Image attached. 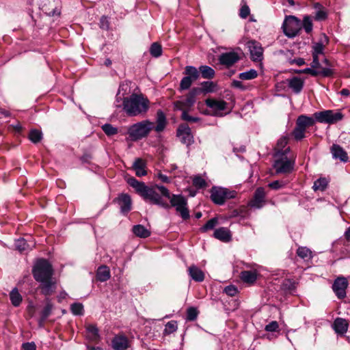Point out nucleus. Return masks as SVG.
<instances>
[{"mask_svg":"<svg viewBox=\"0 0 350 350\" xmlns=\"http://www.w3.org/2000/svg\"><path fill=\"white\" fill-rule=\"evenodd\" d=\"M127 183L145 200L163 208H167L170 207L169 204L162 198V196L167 198H170V193L165 187L156 185L154 187H149L144 183L138 181L133 177L128 178Z\"/></svg>","mask_w":350,"mask_h":350,"instance_id":"1","label":"nucleus"},{"mask_svg":"<svg viewBox=\"0 0 350 350\" xmlns=\"http://www.w3.org/2000/svg\"><path fill=\"white\" fill-rule=\"evenodd\" d=\"M328 43V38L325 33H321L318 38L312 39L311 43L312 62L311 63V67L308 68V74L323 77H329L333 74L332 69L323 68L319 63L320 60L327 63V59L325 58L324 50Z\"/></svg>","mask_w":350,"mask_h":350,"instance_id":"2","label":"nucleus"},{"mask_svg":"<svg viewBox=\"0 0 350 350\" xmlns=\"http://www.w3.org/2000/svg\"><path fill=\"white\" fill-rule=\"evenodd\" d=\"M34 279L40 283L41 292L44 295H51L55 288V281L53 278V269L46 259H38L32 269Z\"/></svg>","mask_w":350,"mask_h":350,"instance_id":"3","label":"nucleus"},{"mask_svg":"<svg viewBox=\"0 0 350 350\" xmlns=\"http://www.w3.org/2000/svg\"><path fill=\"white\" fill-rule=\"evenodd\" d=\"M123 109L129 116H143L150 107V101L142 94H132L123 100Z\"/></svg>","mask_w":350,"mask_h":350,"instance_id":"4","label":"nucleus"},{"mask_svg":"<svg viewBox=\"0 0 350 350\" xmlns=\"http://www.w3.org/2000/svg\"><path fill=\"white\" fill-rule=\"evenodd\" d=\"M153 129L154 122L146 120L129 126L128 134L132 141H138L146 137Z\"/></svg>","mask_w":350,"mask_h":350,"instance_id":"5","label":"nucleus"},{"mask_svg":"<svg viewBox=\"0 0 350 350\" xmlns=\"http://www.w3.org/2000/svg\"><path fill=\"white\" fill-rule=\"evenodd\" d=\"M302 25L304 28H306V16L303 17L302 24L293 16H286L282 24L283 31L286 36L293 38L301 30Z\"/></svg>","mask_w":350,"mask_h":350,"instance_id":"6","label":"nucleus"},{"mask_svg":"<svg viewBox=\"0 0 350 350\" xmlns=\"http://www.w3.org/2000/svg\"><path fill=\"white\" fill-rule=\"evenodd\" d=\"M211 199L217 205H223L226 200L234 198L237 192L227 188L214 186L211 189Z\"/></svg>","mask_w":350,"mask_h":350,"instance_id":"7","label":"nucleus"},{"mask_svg":"<svg viewBox=\"0 0 350 350\" xmlns=\"http://www.w3.org/2000/svg\"><path fill=\"white\" fill-rule=\"evenodd\" d=\"M273 167L276 174L289 173L293 168L294 161L293 157L288 154H275Z\"/></svg>","mask_w":350,"mask_h":350,"instance_id":"8","label":"nucleus"},{"mask_svg":"<svg viewBox=\"0 0 350 350\" xmlns=\"http://www.w3.org/2000/svg\"><path fill=\"white\" fill-rule=\"evenodd\" d=\"M170 200L171 206L175 207L176 211L180 215L183 219L189 218V211L187 208V200L182 195L173 194L169 198Z\"/></svg>","mask_w":350,"mask_h":350,"instance_id":"9","label":"nucleus"},{"mask_svg":"<svg viewBox=\"0 0 350 350\" xmlns=\"http://www.w3.org/2000/svg\"><path fill=\"white\" fill-rule=\"evenodd\" d=\"M184 77L180 83V90H188L192 83L197 80L200 76L199 72L197 68L192 66H187L185 68Z\"/></svg>","mask_w":350,"mask_h":350,"instance_id":"10","label":"nucleus"},{"mask_svg":"<svg viewBox=\"0 0 350 350\" xmlns=\"http://www.w3.org/2000/svg\"><path fill=\"white\" fill-rule=\"evenodd\" d=\"M314 117L320 122L334 123L342 120V115L338 112L334 113L332 110H326L314 113Z\"/></svg>","mask_w":350,"mask_h":350,"instance_id":"11","label":"nucleus"},{"mask_svg":"<svg viewBox=\"0 0 350 350\" xmlns=\"http://www.w3.org/2000/svg\"><path fill=\"white\" fill-rule=\"evenodd\" d=\"M249 49L251 59L253 62H261L263 59V49L261 44L255 40L249 41L247 43Z\"/></svg>","mask_w":350,"mask_h":350,"instance_id":"12","label":"nucleus"},{"mask_svg":"<svg viewBox=\"0 0 350 350\" xmlns=\"http://www.w3.org/2000/svg\"><path fill=\"white\" fill-rule=\"evenodd\" d=\"M347 286V280L345 277H338L334 280L332 289L338 299H343L346 297Z\"/></svg>","mask_w":350,"mask_h":350,"instance_id":"13","label":"nucleus"},{"mask_svg":"<svg viewBox=\"0 0 350 350\" xmlns=\"http://www.w3.org/2000/svg\"><path fill=\"white\" fill-rule=\"evenodd\" d=\"M206 105L212 109L215 116H222L221 113L227 107V103L223 100L207 98L205 100Z\"/></svg>","mask_w":350,"mask_h":350,"instance_id":"14","label":"nucleus"},{"mask_svg":"<svg viewBox=\"0 0 350 350\" xmlns=\"http://www.w3.org/2000/svg\"><path fill=\"white\" fill-rule=\"evenodd\" d=\"M177 135L182 143L189 146L193 142L191 129L186 124H180L177 129Z\"/></svg>","mask_w":350,"mask_h":350,"instance_id":"15","label":"nucleus"},{"mask_svg":"<svg viewBox=\"0 0 350 350\" xmlns=\"http://www.w3.org/2000/svg\"><path fill=\"white\" fill-rule=\"evenodd\" d=\"M306 131V116H300L297 120L296 126L293 132V135L296 140H300L305 136Z\"/></svg>","mask_w":350,"mask_h":350,"instance_id":"16","label":"nucleus"},{"mask_svg":"<svg viewBox=\"0 0 350 350\" xmlns=\"http://www.w3.org/2000/svg\"><path fill=\"white\" fill-rule=\"evenodd\" d=\"M240 57L234 51L222 53L219 57V62L221 65L230 67L239 60Z\"/></svg>","mask_w":350,"mask_h":350,"instance_id":"17","label":"nucleus"},{"mask_svg":"<svg viewBox=\"0 0 350 350\" xmlns=\"http://www.w3.org/2000/svg\"><path fill=\"white\" fill-rule=\"evenodd\" d=\"M123 214L128 213L131 210L132 201L131 196L126 193H122L116 199Z\"/></svg>","mask_w":350,"mask_h":350,"instance_id":"18","label":"nucleus"},{"mask_svg":"<svg viewBox=\"0 0 350 350\" xmlns=\"http://www.w3.org/2000/svg\"><path fill=\"white\" fill-rule=\"evenodd\" d=\"M265 198V190L262 187H258L254 195L253 199L250 202L251 207L260 208L263 206Z\"/></svg>","mask_w":350,"mask_h":350,"instance_id":"19","label":"nucleus"},{"mask_svg":"<svg viewBox=\"0 0 350 350\" xmlns=\"http://www.w3.org/2000/svg\"><path fill=\"white\" fill-rule=\"evenodd\" d=\"M314 12L312 17L318 21H325L327 18V12L326 9L319 3H316L313 6Z\"/></svg>","mask_w":350,"mask_h":350,"instance_id":"20","label":"nucleus"},{"mask_svg":"<svg viewBox=\"0 0 350 350\" xmlns=\"http://www.w3.org/2000/svg\"><path fill=\"white\" fill-rule=\"evenodd\" d=\"M334 331L340 335H344L348 330L349 323L342 318H336L332 325Z\"/></svg>","mask_w":350,"mask_h":350,"instance_id":"21","label":"nucleus"},{"mask_svg":"<svg viewBox=\"0 0 350 350\" xmlns=\"http://www.w3.org/2000/svg\"><path fill=\"white\" fill-rule=\"evenodd\" d=\"M331 152L333 158L335 159H339L342 162H347L348 161L349 157L347 152L338 144L332 145Z\"/></svg>","mask_w":350,"mask_h":350,"instance_id":"22","label":"nucleus"},{"mask_svg":"<svg viewBox=\"0 0 350 350\" xmlns=\"http://www.w3.org/2000/svg\"><path fill=\"white\" fill-rule=\"evenodd\" d=\"M112 347L114 350H125L129 347L128 338L122 335L116 336L112 340Z\"/></svg>","mask_w":350,"mask_h":350,"instance_id":"23","label":"nucleus"},{"mask_svg":"<svg viewBox=\"0 0 350 350\" xmlns=\"http://www.w3.org/2000/svg\"><path fill=\"white\" fill-rule=\"evenodd\" d=\"M213 236L215 239L226 243L230 241L232 239V234L230 230L225 227L216 229Z\"/></svg>","mask_w":350,"mask_h":350,"instance_id":"24","label":"nucleus"},{"mask_svg":"<svg viewBox=\"0 0 350 350\" xmlns=\"http://www.w3.org/2000/svg\"><path fill=\"white\" fill-rule=\"evenodd\" d=\"M146 163L144 160L140 158H137L133 162L132 168L135 172L137 176L141 177L147 174L146 170Z\"/></svg>","mask_w":350,"mask_h":350,"instance_id":"25","label":"nucleus"},{"mask_svg":"<svg viewBox=\"0 0 350 350\" xmlns=\"http://www.w3.org/2000/svg\"><path fill=\"white\" fill-rule=\"evenodd\" d=\"M289 137L288 136L282 137L278 141L275 148V154H288L290 152V148L286 147V146L288 144Z\"/></svg>","mask_w":350,"mask_h":350,"instance_id":"26","label":"nucleus"},{"mask_svg":"<svg viewBox=\"0 0 350 350\" xmlns=\"http://www.w3.org/2000/svg\"><path fill=\"white\" fill-rule=\"evenodd\" d=\"M258 273L256 270L243 271L240 273V278L244 282L253 284L257 279Z\"/></svg>","mask_w":350,"mask_h":350,"instance_id":"27","label":"nucleus"},{"mask_svg":"<svg viewBox=\"0 0 350 350\" xmlns=\"http://www.w3.org/2000/svg\"><path fill=\"white\" fill-rule=\"evenodd\" d=\"M156 123L157 125H154L153 129L157 133L162 132L166 126L167 121L165 115L161 110H158L157 112Z\"/></svg>","mask_w":350,"mask_h":350,"instance_id":"28","label":"nucleus"},{"mask_svg":"<svg viewBox=\"0 0 350 350\" xmlns=\"http://www.w3.org/2000/svg\"><path fill=\"white\" fill-rule=\"evenodd\" d=\"M189 276L196 282H202L204 279V273L197 266L193 265L188 268Z\"/></svg>","mask_w":350,"mask_h":350,"instance_id":"29","label":"nucleus"},{"mask_svg":"<svg viewBox=\"0 0 350 350\" xmlns=\"http://www.w3.org/2000/svg\"><path fill=\"white\" fill-rule=\"evenodd\" d=\"M53 308V304L51 303L50 301L47 300L45 306L40 312V317L38 320V325L40 327H42L44 325V321L51 314Z\"/></svg>","mask_w":350,"mask_h":350,"instance_id":"30","label":"nucleus"},{"mask_svg":"<svg viewBox=\"0 0 350 350\" xmlns=\"http://www.w3.org/2000/svg\"><path fill=\"white\" fill-rule=\"evenodd\" d=\"M16 248L21 252L31 250L35 246L33 241H27L25 239H20L16 241Z\"/></svg>","mask_w":350,"mask_h":350,"instance_id":"31","label":"nucleus"},{"mask_svg":"<svg viewBox=\"0 0 350 350\" xmlns=\"http://www.w3.org/2000/svg\"><path fill=\"white\" fill-rule=\"evenodd\" d=\"M111 277L110 271L107 266L103 265L98 267L96 272L97 280L100 282H105Z\"/></svg>","mask_w":350,"mask_h":350,"instance_id":"32","label":"nucleus"},{"mask_svg":"<svg viewBox=\"0 0 350 350\" xmlns=\"http://www.w3.org/2000/svg\"><path fill=\"white\" fill-rule=\"evenodd\" d=\"M201 92V90L200 88H193L186 96V98L183 102L185 105L188 107H190L193 105L196 102V96Z\"/></svg>","mask_w":350,"mask_h":350,"instance_id":"33","label":"nucleus"},{"mask_svg":"<svg viewBox=\"0 0 350 350\" xmlns=\"http://www.w3.org/2000/svg\"><path fill=\"white\" fill-rule=\"evenodd\" d=\"M10 299L14 306L18 307L21 305L23 301V297L19 293L17 288H13L10 293Z\"/></svg>","mask_w":350,"mask_h":350,"instance_id":"34","label":"nucleus"},{"mask_svg":"<svg viewBox=\"0 0 350 350\" xmlns=\"http://www.w3.org/2000/svg\"><path fill=\"white\" fill-rule=\"evenodd\" d=\"M133 232L140 238H147L150 235V232L140 224L135 225L133 227Z\"/></svg>","mask_w":350,"mask_h":350,"instance_id":"35","label":"nucleus"},{"mask_svg":"<svg viewBox=\"0 0 350 350\" xmlns=\"http://www.w3.org/2000/svg\"><path fill=\"white\" fill-rule=\"evenodd\" d=\"M288 85L295 93H299L303 88L304 81L297 77H293L289 81Z\"/></svg>","mask_w":350,"mask_h":350,"instance_id":"36","label":"nucleus"},{"mask_svg":"<svg viewBox=\"0 0 350 350\" xmlns=\"http://www.w3.org/2000/svg\"><path fill=\"white\" fill-rule=\"evenodd\" d=\"M86 331H87V336L90 340H91L92 341H96L97 340H98V338H99L98 329L95 325H88L86 327Z\"/></svg>","mask_w":350,"mask_h":350,"instance_id":"37","label":"nucleus"},{"mask_svg":"<svg viewBox=\"0 0 350 350\" xmlns=\"http://www.w3.org/2000/svg\"><path fill=\"white\" fill-rule=\"evenodd\" d=\"M202 77L204 79H213L215 76V70L210 66H201L199 68V71Z\"/></svg>","mask_w":350,"mask_h":350,"instance_id":"38","label":"nucleus"},{"mask_svg":"<svg viewBox=\"0 0 350 350\" xmlns=\"http://www.w3.org/2000/svg\"><path fill=\"white\" fill-rule=\"evenodd\" d=\"M328 183L329 181L326 178H319L314 181L312 188L315 191H323L327 188Z\"/></svg>","mask_w":350,"mask_h":350,"instance_id":"39","label":"nucleus"},{"mask_svg":"<svg viewBox=\"0 0 350 350\" xmlns=\"http://www.w3.org/2000/svg\"><path fill=\"white\" fill-rule=\"evenodd\" d=\"M29 139L31 142L37 144L42 139V133L38 129H32L29 132Z\"/></svg>","mask_w":350,"mask_h":350,"instance_id":"40","label":"nucleus"},{"mask_svg":"<svg viewBox=\"0 0 350 350\" xmlns=\"http://www.w3.org/2000/svg\"><path fill=\"white\" fill-rule=\"evenodd\" d=\"M218 224V219L213 217L209 219L203 226L200 228L201 232H206L209 230L213 229Z\"/></svg>","mask_w":350,"mask_h":350,"instance_id":"41","label":"nucleus"},{"mask_svg":"<svg viewBox=\"0 0 350 350\" xmlns=\"http://www.w3.org/2000/svg\"><path fill=\"white\" fill-rule=\"evenodd\" d=\"M257 71L254 69H250L248 71L241 72L239 75V78L241 80H251L257 77Z\"/></svg>","mask_w":350,"mask_h":350,"instance_id":"42","label":"nucleus"},{"mask_svg":"<svg viewBox=\"0 0 350 350\" xmlns=\"http://www.w3.org/2000/svg\"><path fill=\"white\" fill-rule=\"evenodd\" d=\"M150 53L152 56L159 57L162 54V47L161 44L157 42H154L151 44L150 48Z\"/></svg>","mask_w":350,"mask_h":350,"instance_id":"43","label":"nucleus"},{"mask_svg":"<svg viewBox=\"0 0 350 350\" xmlns=\"http://www.w3.org/2000/svg\"><path fill=\"white\" fill-rule=\"evenodd\" d=\"M178 325L177 323L175 321H171L167 323L165 325V327L164 329L165 334H170L172 333L175 332L177 330Z\"/></svg>","mask_w":350,"mask_h":350,"instance_id":"44","label":"nucleus"},{"mask_svg":"<svg viewBox=\"0 0 350 350\" xmlns=\"http://www.w3.org/2000/svg\"><path fill=\"white\" fill-rule=\"evenodd\" d=\"M70 310L75 315H82L83 314V306L81 303H74L70 306Z\"/></svg>","mask_w":350,"mask_h":350,"instance_id":"45","label":"nucleus"},{"mask_svg":"<svg viewBox=\"0 0 350 350\" xmlns=\"http://www.w3.org/2000/svg\"><path fill=\"white\" fill-rule=\"evenodd\" d=\"M102 129L108 136H112L118 133V129L110 124H105L103 125Z\"/></svg>","mask_w":350,"mask_h":350,"instance_id":"46","label":"nucleus"},{"mask_svg":"<svg viewBox=\"0 0 350 350\" xmlns=\"http://www.w3.org/2000/svg\"><path fill=\"white\" fill-rule=\"evenodd\" d=\"M201 92H213L215 91V84L213 81H204L201 83Z\"/></svg>","mask_w":350,"mask_h":350,"instance_id":"47","label":"nucleus"},{"mask_svg":"<svg viewBox=\"0 0 350 350\" xmlns=\"http://www.w3.org/2000/svg\"><path fill=\"white\" fill-rule=\"evenodd\" d=\"M193 185L199 189L206 187V182L200 176H196L193 178Z\"/></svg>","mask_w":350,"mask_h":350,"instance_id":"48","label":"nucleus"},{"mask_svg":"<svg viewBox=\"0 0 350 350\" xmlns=\"http://www.w3.org/2000/svg\"><path fill=\"white\" fill-rule=\"evenodd\" d=\"M198 311L196 308L190 307L187 310V319L188 321H194L197 319Z\"/></svg>","mask_w":350,"mask_h":350,"instance_id":"49","label":"nucleus"},{"mask_svg":"<svg viewBox=\"0 0 350 350\" xmlns=\"http://www.w3.org/2000/svg\"><path fill=\"white\" fill-rule=\"evenodd\" d=\"M286 185V183L283 180H275L270 183L268 186L273 189H279L282 188Z\"/></svg>","mask_w":350,"mask_h":350,"instance_id":"50","label":"nucleus"},{"mask_svg":"<svg viewBox=\"0 0 350 350\" xmlns=\"http://www.w3.org/2000/svg\"><path fill=\"white\" fill-rule=\"evenodd\" d=\"M278 323L275 321H273L265 326V329L267 332H275L278 329Z\"/></svg>","mask_w":350,"mask_h":350,"instance_id":"51","label":"nucleus"},{"mask_svg":"<svg viewBox=\"0 0 350 350\" xmlns=\"http://www.w3.org/2000/svg\"><path fill=\"white\" fill-rule=\"evenodd\" d=\"M250 13V8L247 5H243L240 9L239 16L242 18H246Z\"/></svg>","mask_w":350,"mask_h":350,"instance_id":"52","label":"nucleus"},{"mask_svg":"<svg viewBox=\"0 0 350 350\" xmlns=\"http://www.w3.org/2000/svg\"><path fill=\"white\" fill-rule=\"evenodd\" d=\"M224 292L227 295L232 297V296H234L237 293L238 291L235 286H234L232 285H230V286H226L224 288Z\"/></svg>","mask_w":350,"mask_h":350,"instance_id":"53","label":"nucleus"},{"mask_svg":"<svg viewBox=\"0 0 350 350\" xmlns=\"http://www.w3.org/2000/svg\"><path fill=\"white\" fill-rule=\"evenodd\" d=\"M100 27L103 29H108L109 27V22L107 18L105 16H103L100 20Z\"/></svg>","mask_w":350,"mask_h":350,"instance_id":"54","label":"nucleus"},{"mask_svg":"<svg viewBox=\"0 0 350 350\" xmlns=\"http://www.w3.org/2000/svg\"><path fill=\"white\" fill-rule=\"evenodd\" d=\"M182 119L188 122H196L198 120V118L192 117L189 115L186 111H183L182 113Z\"/></svg>","mask_w":350,"mask_h":350,"instance_id":"55","label":"nucleus"},{"mask_svg":"<svg viewBox=\"0 0 350 350\" xmlns=\"http://www.w3.org/2000/svg\"><path fill=\"white\" fill-rule=\"evenodd\" d=\"M22 350H36L34 342H25L22 345Z\"/></svg>","mask_w":350,"mask_h":350,"instance_id":"56","label":"nucleus"},{"mask_svg":"<svg viewBox=\"0 0 350 350\" xmlns=\"http://www.w3.org/2000/svg\"><path fill=\"white\" fill-rule=\"evenodd\" d=\"M174 107L176 109L182 110L183 111H185V108L187 107L185 105L183 100H177L174 103Z\"/></svg>","mask_w":350,"mask_h":350,"instance_id":"57","label":"nucleus"},{"mask_svg":"<svg viewBox=\"0 0 350 350\" xmlns=\"http://www.w3.org/2000/svg\"><path fill=\"white\" fill-rule=\"evenodd\" d=\"M232 85L236 88L240 90H245V86L243 85L242 82L240 81L234 80L232 83Z\"/></svg>","mask_w":350,"mask_h":350,"instance_id":"58","label":"nucleus"},{"mask_svg":"<svg viewBox=\"0 0 350 350\" xmlns=\"http://www.w3.org/2000/svg\"><path fill=\"white\" fill-rule=\"evenodd\" d=\"M297 254L300 258H304L306 256V249L305 247H299L297 251Z\"/></svg>","mask_w":350,"mask_h":350,"instance_id":"59","label":"nucleus"},{"mask_svg":"<svg viewBox=\"0 0 350 350\" xmlns=\"http://www.w3.org/2000/svg\"><path fill=\"white\" fill-rule=\"evenodd\" d=\"M158 178L163 183H170V178L165 174L160 173L158 174Z\"/></svg>","mask_w":350,"mask_h":350,"instance_id":"60","label":"nucleus"},{"mask_svg":"<svg viewBox=\"0 0 350 350\" xmlns=\"http://www.w3.org/2000/svg\"><path fill=\"white\" fill-rule=\"evenodd\" d=\"M291 63L296 64L298 66H301V65L305 64V61L303 58H297V59H294L291 60Z\"/></svg>","mask_w":350,"mask_h":350,"instance_id":"61","label":"nucleus"},{"mask_svg":"<svg viewBox=\"0 0 350 350\" xmlns=\"http://www.w3.org/2000/svg\"><path fill=\"white\" fill-rule=\"evenodd\" d=\"M14 131L17 133H21L23 131V126L20 122H17L16 124L12 125Z\"/></svg>","mask_w":350,"mask_h":350,"instance_id":"62","label":"nucleus"},{"mask_svg":"<svg viewBox=\"0 0 350 350\" xmlns=\"http://www.w3.org/2000/svg\"><path fill=\"white\" fill-rule=\"evenodd\" d=\"M340 94L344 96H349L350 95V91L348 89L344 88L340 91Z\"/></svg>","mask_w":350,"mask_h":350,"instance_id":"63","label":"nucleus"},{"mask_svg":"<svg viewBox=\"0 0 350 350\" xmlns=\"http://www.w3.org/2000/svg\"><path fill=\"white\" fill-rule=\"evenodd\" d=\"M345 237L348 241H350V226L346 230Z\"/></svg>","mask_w":350,"mask_h":350,"instance_id":"64","label":"nucleus"}]
</instances>
